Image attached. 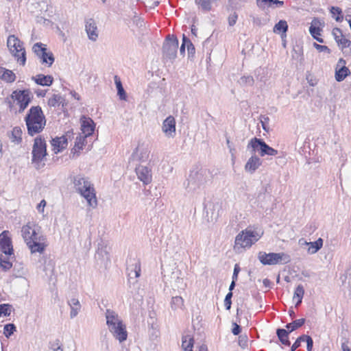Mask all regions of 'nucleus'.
<instances>
[{"label": "nucleus", "mask_w": 351, "mask_h": 351, "mask_svg": "<svg viewBox=\"0 0 351 351\" xmlns=\"http://www.w3.org/2000/svg\"><path fill=\"white\" fill-rule=\"evenodd\" d=\"M9 49L11 53L17 58V61L24 65L26 61L25 51L21 40H19V43Z\"/></svg>", "instance_id": "aec40b11"}, {"label": "nucleus", "mask_w": 351, "mask_h": 351, "mask_svg": "<svg viewBox=\"0 0 351 351\" xmlns=\"http://www.w3.org/2000/svg\"><path fill=\"white\" fill-rule=\"evenodd\" d=\"M188 40V38H186L184 35H183V38H182V44L180 47V53L182 54L184 53V50H185V47H186V41Z\"/></svg>", "instance_id": "13d9d810"}, {"label": "nucleus", "mask_w": 351, "mask_h": 351, "mask_svg": "<svg viewBox=\"0 0 351 351\" xmlns=\"http://www.w3.org/2000/svg\"><path fill=\"white\" fill-rule=\"evenodd\" d=\"M73 134L71 132H67L66 135L60 137H56L51 141V145L55 153H58L65 149L67 146L68 139Z\"/></svg>", "instance_id": "4468645a"}, {"label": "nucleus", "mask_w": 351, "mask_h": 351, "mask_svg": "<svg viewBox=\"0 0 351 351\" xmlns=\"http://www.w3.org/2000/svg\"><path fill=\"white\" fill-rule=\"evenodd\" d=\"M178 48V40L173 35H168L163 44V56L167 59L173 60L177 55Z\"/></svg>", "instance_id": "1a4fd4ad"}, {"label": "nucleus", "mask_w": 351, "mask_h": 351, "mask_svg": "<svg viewBox=\"0 0 351 351\" xmlns=\"http://www.w3.org/2000/svg\"><path fill=\"white\" fill-rule=\"evenodd\" d=\"M208 176L209 172L206 169L191 171L188 179L186 189L189 191H196L207 182Z\"/></svg>", "instance_id": "0eeeda50"}, {"label": "nucleus", "mask_w": 351, "mask_h": 351, "mask_svg": "<svg viewBox=\"0 0 351 351\" xmlns=\"http://www.w3.org/2000/svg\"><path fill=\"white\" fill-rule=\"evenodd\" d=\"M337 44L339 46L341 47L342 50H344L345 53H351V41L350 40L346 38H341Z\"/></svg>", "instance_id": "58836bf2"}, {"label": "nucleus", "mask_w": 351, "mask_h": 351, "mask_svg": "<svg viewBox=\"0 0 351 351\" xmlns=\"http://www.w3.org/2000/svg\"><path fill=\"white\" fill-rule=\"evenodd\" d=\"M9 234L8 230H4L0 234V250L5 255L12 256L14 254V249Z\"/></svg>", "instance_id": "f8f14e48"}, {"label": "nucleus", "mask_w": 351, "mask_h": 351, "mask_svg": "<svg viewBox=\"0 0 351 351\" xmlns=\"http://www.w3.org/2000/svg\"><path fill=\"white\" fill-rule=\"evenodd\" d=\"M313 46L319 52H326L328 53H330V49L326 45H321L316 43H314Z\"/></svg>", "instance_id": "8fccbe9b"}, {"label": "nucleus", "mask_w": 351, "mask_h": 351, "mask_svg": "<svg viewBox=\"0 0 351 351\" xmlns=\"http://www.w3.org/2000/svg\"><path fill=\"white\" fill-rule=\"evenodd\" d=\"M273 3L277 7H282L284 5V1L279 0H256V3L258 7H264L267 3Z\"/></svg>", "instance_id": "ea45409f"}, {"label": "nucleus", "mask_w": 351, "mask_h": 351, "mask_svg": "<svg viewBox=\"0 0 351 351\" xmlns=\"http://www.w3.org/2000/svg\"><path fill=\"white\" fill-rule=\"evenodd\" d=\"M138 178L145 184H149L152 180L151 169L145 166H138L136 168Z\"/></svg>", "instance_id": "a211bd4d"}, {"label": "nucleus", "mask_w": 351, "mask_h": 351, "mask_svg": "<svg viewBox=\"0 0 351 351\" xmlns=\"http://www.w3.org/2000/svg\"><path fill=\"white\" fill-rule=\"evenodd\" d=\"M241 326L239 325H238L237 324L234 323L233 328L232 329V332L234 335H238L241 332Z\"/></svg>", "instance_id": "6e6d98bb"}, {"label": "nucleus", "mask_w": 351, "mask_h": 351, "mask_svg": "<svg viewBox=\"0 0 351 351\" xmlns=\"http://www.w3.org/2000/svg\"><path fill=\"white\" fill-rule=\"evenodd\" d=\"M86 136H82V134H79L75 139V145L73 148L71 150V153L73 154V156L76 154L77 156H79L80 151L84 149L85 145L87 143Z\"/></svg>", "instance_id": "5701e85b"}, {"label": "nucleus", "mask_w": 351, "mask_h": 351, "mask_svg": "<svg viewBox=\"0 0 351 351\" xmlns=\"http://www.w3.org/2000/svg\"><path fill=\"white\" fill-rule=\"evenodd\" d=\"M64 99L60 94H53L52 97L48 100V106L51 108H58L61 105L63 106Z\"/></svg>", "instance_id": "cd10ccee"}, {"label": "nucleus", "mask_w": 351, "mask_h": 351, "mask_svg": "<svg viewBox=\"0 0 351 351\" xmlns=\"http://www.w3.org/2000/svg\"><path fill=\"white\" fill-rule=\"evenodd\" d=\"M43 110L40 106H32L25 118L28 134L34 136L42 131Z\"/></svg>", "instance_id": "39448f33"}, {"label": "nucleus", "mask_w": 351, "mask_h": 351, "mask_svg": "<svg viewBox=\"0 0 351 351\" xmlns=\"http://www.w3.org/2000/svg\"><path fill=\"white\" fill-rule=\"evenodd\" d=\"M36 231L35 226L29 223L24 226L21 230L22 236L32 254L44 251V243L40 242V237H38Z\"/></svg>", "instance_id": "20e7f679"}, {"label": "nucleus", "mask_w": 351, "mask_h": 351, "mask_svg": "<svg viewBox=\"0 0 351 351\" xmlns=\"http://www.w3.org/2000/svg\"><path fill=\"white\" fill-rule=\"evenodd\" d=\"M44 158V140L41 136L34 139L32 149V164L36 169L40 168V164Z\"/></svg>", "instance_id": "9d476101"}, {"label": "nucleus", "mask_w": 351, "mask_h": 351, "mask_svg": "<svg viewBox=\"0 0 351 351\" xmlns=\"http://www.w3.org/2000/svg\"><path fill=\"white\" fill-rule=\"evenodd\" d=\"M114 80L117 89V95L119 97V99L121 100H126V93L122 86V83L121 82L120 78L117 75H115L114 77Z\"/></svg>", "instance_id": "473e14b6"}, {"label": "nucleus", "mask_w": 351, "mask_h": 351, "mask_svg": "<svg viewBox=\"0 0 351 351\" xmlns=\"http://www.w3.org/2000/svg\"><path fill=\"white\" fill-rule=\"evenodd\" d=\"M330 12L332 14H341V10L338 7H332Z\"/></svg>", "instance_id": "0e129e2a"}, {"label": "nucleus", "mask_w": 351, "mask_h": 351, "mask_svg": "<svg viewBox=\"0 0 351 351\" xmlns=\"http://www.w3.org/2000/svg\"><path fill=\"white\" fill-rule=\"evenodd\" d=\"M322 23L318 18H314L311 23L309 27V32L313 38H315V36H321L322 27L324 26Z\"/></svg>", "instance_id": "b1692460"}, {"label": "nucleus", "mask_w": 351, "mask_h": 351, "mask_svg": "<svg viewBox=\"0 0 351 351\" xmlns=\"http://www.w3.org/2000/svg\"><path fill=\"white\" fill-rule=\"evenodd\" d=\"M306 343H307V348H306L307 351H312L313 341L311 337L307 338Z\"/></svg>", "instance_id": "680f3d73"}, {"label": "nucleus", "mask_w": 351, "mask_h": 351, "mask_svg": "<svg viewBox=\"0 0 351 351\" xmlns=\"http://www.w3.org/2000/svg\"><path fill=\"white\" fill-rule=\"evenodd\" d=\"M18 43H19V39L18 38L14 35L9 36L7 40V46L9 49L14 47V46Z\"/></svg>", "instance_id": "37998d69"}, {"label": "nucleus", "mask_w": 351, "mask_h": 351, "mask_svg": "<svg viewBox=\"0 0 351 351\" xmlns=\"http://www.w3.org/2000/svg\"><path fill=\"white\" fill-rule=\"evenodd\" d=\"M149 155V149L147 145L144 144H138L133 153L132 154V159L136 161H146Z\"/></svg>", "instance_id": "2eb2a0df"}, {"label": "nucleus", "mask_w": 351, "mask_h": 351, "mask_svg": "<svg viewBox=\"0 0 351 351\" xmlns=\"http://www.w3.org/2000/svg\"><path fill=\"white\" fill-rule=\"evenodd\" d=\"M32 79L34 80L35 82L37 84L44 86V75H38L36 77H33Z\"/></svg>", "instance_id": "5fc2aeb1"}, {"label": "nucleus", "mask_w": 351, "mask_h": 351, "mask_svg": "<svg viewBox=\"0 0 351 351\" xmlns=\"http://www.w3.org/2000/svg\"><path fill=\"white\" fill-rule=\"evenodd\" d=\"M258 259L264 265H285L291 262V256L287 253L259 252Z\"/></svg>", "instance_id": "423d86ee"}, {"label": "nucleus", "mask_w": 351, "mask_h": 351, "mask_svg": "<svg viewBox=\"0 0 351 351\" xmlns=\"http://www.w3.org/2000/svg\"><path fill=\"white\" fill-rule=\"evenodd\" d=\"M238 19V15L236 12H234L233 14H230L228 16V23L230 26H233Z\"/></svg>", "instance_id": "864d4df0"}, {"label": "nucleus", "mask_w": 351, "mask_h": 351, "mask_svg": "<svg viewBox=\"0 0 351 351\" xmlns=\"http://www.w3.org/2000/svg\"><path fill=\"white\" fill-rule=\"evenodd\" d=\"M22 130L19 127L14 128L12 131V141L17 144L20 143L22 141Z\"/></svg>", "instance_id": "e433bc0d"}, {"label": "nucleus", "mask_w": 351, "mask_h": 351, "mask_svg": "<svg viewBox=\"0 0 351 351\" xmlns=\"http://www.w3.org/2000/svg\"><path fill=\"white\" fill-rule=\"evenodd\" d=\"M0 78L7 82H12L15 80V74L10 70L0 68Z\"/></svg>", "instance_id": "c756f323"}, {"label": "nucleus", "mask_w": 351, "mask_h": 351, "mask_svg": "<svg viewBox=\"0 0 351 351\" xmlns=\"http://www.w3.org/2000/svg\"><path fill=\"white\" fill-rule=\"evenodd\" d=\"M240 271V268L239 267L236 265L235 267H234V272H233V275H232V280H237V278H238V274Z\"/></svg>", "instance_id": "052dcab7"}, {"label": "nucleus", "mask_w": 351, "mask_h": 351, "mask_svg": "<svg viewBox=\"0 0 351 351\" xmlns=\"http://www.w3.org/2000/svg\"><path fill=\"white\" fill-rule=\"evenodd\" d=\"M170 306L173 311H176L178 310L184 309V299L181 296L172 297Z\"/></svg>", "instance_id": "a878e982"}, {"label": "nucleus", "mask_w": 351, "mask_h": 351, "mask_svg": "<svg viewBox=\"0 0 351 351\" xmlns=\"http://www.w3.org/2000/svg\"><path fill=\"white\" fill-rule=\"evenodd\" d=\"M226 144L232 156H234L235 149L232 147L228 137H226Z\"/></svg>", "instance_id": "e2e57ef3"}, {"label": "nucleus", "mask_w": 351, "mask_h": 351, "mask_svg": "<svg viewBox=\"0 0 351 351\" xmlns=\"http://www.w3.org/2000/svg\"><path fill=\"white\" fill-rule=\"evenodd\" d=\"M341 349H342V351H351L350 348H349L348 344L346 343H342Z\"/></svg>", "instance_id": "774afa93"}, {"label": "nucleus", "mask_w": 351, "mask_h": 351, "mask_svg": "<svg viewBox=\"0 0 351 351\" xmlns=\"http://www.w3.org/2000/svg\"><path fill=\"white\" fill-rule=\"evenodd\" d=\"M290 332L282 328L277 329L276 334L280 341V342L285 346H290V341L289 340V334Z\"/></svg>", "instance_id": "7c9ffc66"}, {"label": "nucleus", "mask_w": 351, "mask_h": 351, "mask_svg": "<svg viewBox=\"0 0 351 351\" xmlns=\"http://www.w3.org/2000/svg\"><path fill=\"white\" fill-rule=\"evenodd\" d=\"M56 32L59 35V36L62 38L63 42H65L66 40V36L65 34L59 28V27L56 26Z\"/></svg>", "instance_id": "4d7b16f0"}, {"label": "nucleus", "mask_w": 351, "mask_h": 351, "mask_svg": "<svg viewBox=\"0 0 351 351\" xmlns=\"http://www.w3.org/2000/svg\"><path fill=\"white\" fill-rule=\"evenodd\" d=\"M300 346V343L299 341L296 339V341L294 342V343L292 345L291 348V351H295Z\"/></svg>", "instance_id": "338daca9"}, {"label": "nucleus", "mask_w": 351, "mask_h": 351, "mask_svg": "<svg viewBox=\"0 0 351 351\" xmlns=\"http://www.w3.org/2000/svg\"><path fill=\"white\" fill-rule=\"evenodd\" d=\"M85 30L88 38L92 41H96L99 37V31L97 23L93 19L86 21Z\"/></svg>", "instance_id": "6ab92c4d"}, {"label": "nucleus", "mask_w": 351, "mask_h": 351, "mask_svg": "<svg viewBox=\"0 0 351 351\" xmlns=\"http://www.w3.org/2000/svg\"><path fill=\"white\" fill-rule=\"evenodd\" d=\"M53 82V77L51 75H45V86H49Z\"/></svg>", "instance_id": "bf43d9fd"}, {"label": "nucleus", "mask_w": 351, "mask_h": 351, "mask_svg": "<svg viewBox=\"0 0 351 351\" xmlns=\"http://www.w3.org/2000/svg\"><path fill=\"white\" fill-rule=\"evenodd\" d=\"M251 147L254 151L258 150L261 156H276L278 154V150L269 147L263 140L256 137L251 139L248 147Z\"/></svg>", "instance_id": "6e6552de"}, {"label": "nucleus", "mask_w": 351, "mask_h": 351, "mask_svg": "<svg viewBox=\"0 0 351 351\" xmlns=\"http://www.w3.org/2000/svg\"><path fill=\"white\" fill-rule=\"evenodd\" d=\"M194 339L191 335H184L182 339V348L184 351H193Z\"/></svg>", "instance_id": "c85d7f7f"}, {"label": "nucleus", "mask_w": 351, "mask_h": 351, "mask_svg": "<svg viewBox=\"0 0 351 351\" xmlns=\"http://www.w3.org/2000/svg\"><path fill=\"white\" fill-rule=\"evenodd\" d=\"M332 35L335 38V41L338 43L339 42V40H341V38H344L343 35L342 34V31L338 28L335 27L332 29Z\"/></svg>", "instance_id": "49530a36"}, {"label": "nucleus", "mask_w": 351, "mask_h": 351, "mask_svg": "<svg viewBox=\"0 0 351 351\" xmlns=\"http://www.w3.org/2000/svg\"><path fill=\"white\" fill-rule=\"evenodd\" d=\"M4 335L5 337H9L16 330V326L13 324H8L4 326Z\"/></svg>", "instance_id": "79ce46f5"}, {"label": "nucleus", "mask_w": 351, "mask_h": 351, "mask_svg": "<svg viewBox=\"0 0 351 351\" xmlns=\"http://www.w3.org/2000/svg\"><path fill=\"white\" fill-rule=\"evenodd\" d=\"M323 243V239L322 238H319L317 241L314 242H307L305 241L304 244L309 245L308 252L311 254H313L317 252L322 247Z\"/></svg>", "instance_id": "393cba45"}, {"label": "nucleus", "mask_w": 351, "mask_h": 351, "mask_svg": "<svg viewBox=\"0 0 351 351\" xmlns=\"http://www.w3.org/2000/svg\"><path fill=\"white\" fill-rule=\"evenodd\" d=\"M81 130L82 136L89 137L91 136L95 128V123L90 117L83 116L80 119Z\"/></svg>", "instance_id": "f3484780"}, {"label": "nucleus", "mask_w": 351, "mask_h": 351, "mask_svg": "<svg viewBox=\"0 0 351 351\" xmlns=\"http://www.w3.org/2000/svg\"><path fill=\"white\" fill-rule=\"evenodd\" d=\"M11 308L12 306L8 304H0V317L1 315L3 316H9L11 313Z\"/></svg>", "instance_id": "a19ab883"}, {"label": "nucleus", "mask_w": 351, "mask_h": 351, "mask_svg": "<svg viewBox=\"0 0 351 351\" xmlns=\"http://www.w3.org/2000/svg\"><path fill=\"white\" fill-rule=\"evenodd\" d=\"M133 269L130 272L129 275L134 272L136 278H138L141 276V265L139 262H136L134 265Z\"/></svg>", "instance_id": "09e8293b"}, {"label": "nucleus", "mask_w": 351, "mask_h": 351, "mask_svg": "<svg viewBox=\"0 0 351 351\" xmlns=\"http://www.w3.org/2000/svg\"><path fill=\"white\" fill-rule=\"evenodd\" d=\"M162 131L168 138H173L176 136V120L173 116H169L164 120Z\"/></svg>", "instance_id": "ddd939ff"}, {"label": "nucleus", "mask_w": 351, "mask_h": 351, "mask_svg": "<svg viewBox=\"0 0 351 351\" xmlns=\"http://www.w3.org/2000/svg\"><path fill=\"white\" fill-rule=\"evenodd\" d=\"M288 30V24L285 20H280L277 23L274 28L273 32L276 34H282V38L283 36H286V33Z\"/></svg>", "instance_id": "bb28decb"}, {"label": "nucleus", "mask_w": 351, "mask_h": 351, "mask_svg": "<svg viewBox=\"0 0 351 351\" xmlns=\"http://www.w3.org/2000/svg\"><path fill=\"white\" fill-rule=\"evenodd\" d=\"M12 96L15 98L20 107L19 112H22L28 106L32 98V94L29 90H15Z\"/></svg>", "instance_id": "9b49d317"}, {"label": "nucleus", "mask_w": 351, "mask_h": 351, "mask_svg": "<svg viewBox=\"0 0 351 351\" xmlns=\"http://www.w3.org/2000/svg\"><path fill=\"white\" fill-rule=\"evenodd\" d=\"M269 118L268 117L262 116L261 117V123L262 128L267 132H268L269 131Z\"/></svg>", "instance_id": "a18cd8bd"}, {"label": "nucleus", "mask_w": 351, "mask_h": 351, "mask_svg": "<svg viewBox=\"0 0 351 351\" xmlns=\"http://www.w3.org/2000/svg\"><path fill=\"white\" fill-rule=\"evenodd\" d=\"M304 294V289L302 285H299L295 289L293 299L296 300L295 306L297 307L302 303V300Z\"/></svg>", "instance_id": "2f4dec72"}, {"label": "nucleus", "mask_w": 351, "mask_h": 351, "mask_svg": "<svg viewBox=\"0 0 351 351\" xmlns=\"http://www.w3.org/2000/svg\"><path fill=\"white\" fill-rule=\"evenodd\" d=\"M262 165V161L259 157L256 155L252 156L245 165V170L247 172L254 173Z\"/></svg>", "instance_id": "412c9836"}, {"label": "nucleus", "mask_w": 351, "mask_h": 351, "mask_svg": "<svg viewBox=\"0 0 351 351\" xmlns=\"http://www.w3.org/2000/svg\"><path fill=\"white\" fill-rule=\"evenodd\" d=\"M106 325L113 337L119 343L124 342L128 338V331L125 324L119 315L111 309H107L105 313Z\"/></svg>", "instance_id": "f03ea898"}, {"label": "nucleus", "mask_w": 351, "mask_h": 351, "mask_svg": "<svg viewBox=\"0 0 351 351\" xmlns=\"http://www.w3.org/2000/svg\"><path fill=\"white\" fill-rule=\"evenodd\" d=\"M240 83L242 84L252 86L254 83V80L252 76H243L240 79Z\"/></svg>", "instance_id": "c03bdc74"}, {"label": "nucleus", "mask_w": 351, "mask_h": 351, "mask_svg": "<svg viewBox=\"0 0 351 351\" xmlns=\"http://www.w3.org/2000/svg\"><path fill=\"white\" fill-rule=\"evenodd\" d=\"M71 181L74 189L86 200L88 206L95 208L98 204L96 191L89 178L82 175H76Z\"/></svg>", "instance_id": "f257e3e1"}, {"label": "nucleus", "mask_w": 351, "mask_h": 351, "mask_svg": "<svg viewBox=\"0 0 351 351\" xmlns=\"http://www.w3.org/2000/svg\"><path fill=\"white\" fill-rule=\"evenodd\" d=\"M45 51L47 49L45 48ZM54 62V56L52 52L45 51V64H48L49 66H51Z\"/></svg>", "instance_id": "de8ad7c7"}, {"label": "nucleus", "mask_w": 351, "mask_h": 351, "mask_svg": "<svg viewBox=\"0 0 351 351\" xmlns=\"http://www.w3.org/2000/svg\"><path fill=\"white\" fill-rule=\"evenodd\" d=\"M67 304L70 307V317L73 319L81 311L82 305L79 300L76 298H73L67 301Z\"/></svg>", "instance_id": "4be33fe9"}, {"label": "nucleus", "mask_w": 351, "mask_h": 351, "mask_svg": "<svg viewBox=\"0 0 351 351\" xmlns=\"http://www.w3.org/2000/svg\"><path fill=\"white\" fill-rule=\"evenodd\" d=\"M33 52L39 58L41 64H44V45L42 43H36L32 47Z\"/></svg>", "instance_id": "72a5a7b5"}, {"label": "nucleus", "mask_w": 351, "mask_h": 351, "mask_svg": "<svg viewBox=\"0 0 351 351\" xmlns=\"http://www.w3.org/2000/svg\"><path fill=\"white\" fill-rule=\"evenodd\" d=\"M305 322V319L302 318L299 319H296L291 323L287 324L286 326L287 330H288L289 332H291L292 331L298 329V328L301 327L304 325Z\"/></svg>", "instance_id": "c9c22d12"}, {"label": "nucleus", "mask_w": 351, "mask_h": 351, "mask_svg": "<svg viewBox=\"0 0 351 351\" xmlns=\"http://www.w3.org/2000/svg\"><path fill=\"white\" fill-rule=\"evenodd\" d=\"M14 258V256L11 257V256H10V257L7 258L3 256V258L0 259V267L3 271H7L12 267L11 259H13Z\"/></svg>", "instance_id": "4c0bfd02"}, {"label": "nucleus", "mask_w": 351, "mask_h": 351, "mask_svg": "<svg viewBox=\"0 0 351 351\" xmlns=\"http://www.w3.org/2000/svg\"><path fill=\"white\" fill-rule=\"evenodd\" d=\"M37 209L40 213L44 212V199H42L40 202L38 204Z\"/></svg>", "instance_id": "69168bd1"}, {"label": "nucleus", "mask_w": 351, "mask_h": 351, "mask_svg": "<svg viewBox=\"0 0 351 351\" xmlns=\"http://www.w3.org/2000/svg\"><path fill=\"white\" fill-rule=\"evenodd\" d=\"M186 47H187L189 55H193L195 53V47L189 38L188 40L186 41Z\"/></svg>", "instance_id": "603ef678"}, {"label": "nucleus", "mask_w": 351, "mask_h": 351, "mask_svg": "<svg viewBox=\"0 0 351 351\" xmlns=\"http://www.w3.org/2000/svg\"><path fill=\"white\" fill-rule=\"evenodd\" d=\"M345 64L346 61L343 59L340 58L335 67V77L337 82H342L350 74L349 69L346 67Z\"/></svg>", "instance_id": "dca6fc26"}, {"label": "nucleus", "mask_w": 351, "mask_h": 351, "mask_svg": "<svg viewBox=\"0 0 351 351\" xmlns=\"http://www.w3.org/2000/svg\"><path fill=\"white\" fill-rule=\"evenodd\" d=\"M198 8L203 12H209L212 10V2L210 0H195Z\"/></svg>", "instance_id": "f704fd0d"}, {"label": "nucleus", "mask_w": 351, "mask_h": 351, "mask_svg": "<svg viewBox=\"0 0 351 351\" xmlns=\"http://www.w3.org/2000/svg\"><path fill=\"white\" fill-rule=\"evenodd\" d=\"M232 297V292H229L226 298H225V300H224V305L226 306V308L227 310H230V308H231V304H232V302H231V298Z\"/></svg>", "instance_id": "3c124183"}, {"label": "nucleus", "mask_w": 351, "mask_h": 351, "mask_svg": "<svg viewBox=\"0 0 351 351\" xmlns=\"http://www.w3.org/2000/svg\"><path fill=\"white\" fill-rule=\"evenodd\" d=\"M261 237V234L256 230L246 228L236 236L233 249L236 252H241L246 248H250Z\"/></svg>", "instance_id": "7ed1b4c3"}]
</instances>
